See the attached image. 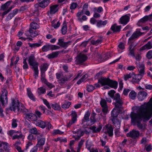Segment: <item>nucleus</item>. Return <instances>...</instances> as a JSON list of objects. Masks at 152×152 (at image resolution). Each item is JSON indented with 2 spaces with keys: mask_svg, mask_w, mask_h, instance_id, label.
Wrapping results in <instances>:
<instances>
[{
  "mask_svg": "<svg viewBox=\"0 0 152 152\" xmlns=\"http://www.w3.org/2000/svg\"><path fill=\"white\" fill-rule=\"evenodd\" d=\"M140 111V113L131 112L130 117L132 122L137 123L138 128L142 131L146 129V125L140 123L142 118L145 121L150 119L152 116V97L147 103L142 105Z\"/></svg>",
  "mask_w": 152,
  "mask_h": 152,
  "instance_id": "1",
  "label": "nucleus"
},
{
  "mask_svg": "<svg viewBox=\"0 0 152 152\" xmlns=\"http://www.w3.org/2000/svg\"><path fill=\"white\" fill-rule=\"evenodd\" d=\"M113 99L114 101L113 104L115 105V107L120 109L124 104V102L122 99L120 95L118 93L115 94Z\"/></svg>",
  "mask_w": 152,
  "mask_h": 152,
  "instance_id": "2",
  "label": "nucleus"
},
{
  "mask_svg": "<svg viewBox=\"0 0 152 152\" xmlns=\"http://www.w3.org/2000/svg\"><path fill=\"white\" fill-rule=\"evenodd\" d=\"M20 103L18 100H16L14 98L12 99V102L10 105L9 109L15 112H19V107Z\"/></svg>",
  "mask_w": 152,
  "mask_h": 152,
  "instance_id": "3",
  "label": "nucleus"
},
{
  "mask_svg": "<svg viewBox=\"0 0 152 152\" xmlns=\"http://www.w3.org/2000/svg\"><path fill=\"white\" fill-rule=\"evenodd\" d=\"M1 94L0 100L3 106H4L8 103L7 91L5 89H3Z\"/></svg>",
  "mask_w": 152,
  "mask_h": 152,
  "instance_id": "4",
  "label": "nucleus"
},
{
  "mask_svg": "<svg viewBox=\"0 0 152 152\" xmlns=\"http://www.w3.org/2000/svg\"><path fill=\"white\" fill-rule=\"evenodd\" d=\"M88 59V57L83 54L80 53L76 57L75 62L77 64H82L85 61Z\"/></svg>",
  "mask_w": 152,
  "mask_h": 152,
  "instance_id": "5",
  "label": "nucleus"
},
{
  "mask_svg": "<svg viewBox=\"0 0 152 152\" xmlns=\"http://www.w3.org/2000/svg\"><path fill=\"white\" fill-rule=\"evenodd\" d=\"M37 142L35 146L37 148H38L40 149H42L43 146L45 142V138L43 137L42 134H41L37 137Z\"/></svg>",
  "mask_w": 152,
  "mask_h": 152,
  "instance_id": "6",
  "label": "nucleus"
},
{
  "mask_svg": "<svg viewBox=\"0 0 152 152\" xmlns=\"http://www.w3.org/2000/svg\"><path fill=\"white\" fill-rule=\"evenodd\" d=\"M38 3L34 5V7L37 8L41 7L44 8L47 7L50 3L49 0H37Z\"/></svg>",
  "mask_w": 152,
  "mask_h": 152,
  "instance_id": "7",
  "label": "nucleus"
},
{
  "mask_svg": "<svg viewBox=\"0 0 152 152\" xmlns=\"http://www.w3.org/2000/svg\"><path fill=\"white\" fill-rule=\"evenodd\" d=\"M140 132L139 131L133 129L126 134L127 137H130L132 139H135L139 137Z\"/></svg>",
  "mask_w": 152,
  "mask_h": 152,
  "instance_id": "8",
  "label": "nucleus"
},
{
  "mask_svg": "<svg viewBox=\"0 0 152 152\" xmlns=\"http://www.w3.org/2000/svg\"><path fill=\"white\" fill-rule=\"evenodd\" d=\"M103 130L105 134H108L109 136L112 137L113 135V129L111 125L107 124L103 128Z\"/></svg>",
  "mask_w": 152,
  "mask_h": 152,
  "instance_id": "9",
  "label": "nucleus"
},
{
  "mask_svg": "<svg viewBox=\"0 0 152 152\" xmlns=\"http://www.w3.org/2000/svg\"><path fill=\"white\" fill-rule=\"evenodd\" d=\"M60 48V47L56 45H47L44 46L42 48V50L43 52H46L50 50H55L59 49Z\"/></svg>",
  "mask_w": 152,
  "mask_h": 152,
  "instance_id": "10",
  "label": "nucleus"
},
{
  "mask_svg": "<svg viewBox=\"0 0 152 152\" xmlns=\"http://www.w3.org/2000/svg\"><path fill=\"white\" fill-rule=\"evenodd\" d=\"M58 41L57 44L65 49H66L69 45H71L72 42L71 41L64 42L63 39H59Z\"/></svg>",
  "mask_w": 152,
  "mask_h": 152,
  "instance_id": "11",
  "label": "nucleus"
},
{
  "mask_svg": "<svg viewBox=\"0 0 152 152\" xmlns=\"http://www.w3.org/2000/svg\"><path fill=\"white\" fill-rule=\"evenodd\" d=\"M144 34V33L141 32L140 29H137L136 31L132 34L131 36L129 38V40H133L134 39L137 38L140 36Z\"/></svg>",
  "mask_w": 152,
  "mask_h": 152,
  "instance_id": "12",
  "label": "nucleus"
},
{
  "mask_svg": "<svg viewBox=\"0 0 152 152\" xmlns=\"http://www.w3.org/2000/svg\"><path fill=\"white\" fill-rule=\"evenodd\" d=\"M100 104L102 108V112L104 113V115H105L107 112L108 108L106 100L104 99L101 98Z\"/></svg>",
  "mask_w": 152,
  "mask_h": 152,
  "instance_id": "13",
  "label": "nucleus"
},
{
  "mask_svg": "<svg viewBox=\"0 0 152 152\" xmlns=\"http://www.w3.org/2000/svg\"><path fill=\"white\" fill-rule=\"evenodd\" d=\"M28 61L29 65L32 67L38 66L39 65V63L36 61L35 57L33 55L28 57Z\"/></svg>",
  "mask_w": 152,
  "mask_h": 152,
  "instance_id": "14",
  "label": "nucleus"
},
{
  "mask_svg": "<svg viewBox=\"0 0 152 152\" xmlns=\"http://www.w3.org/2000/svg\"><path fill=\"white\" fill-rule=\"evenodd\" d=\"M143 76L138 74L133 75L132 76V82L134 84L137 83L139 84L140 81L142 77Z\"/></svg>",
  "mask_w": 152,
  "mask_h": 152,
  "instance_id": "15",
  "label": "nucleus"
},
{
  "mask_svg": "<svg viewBox=\"0 0 152 152\" xmlns=\"http://www.w3.org/2000/svg\"><path fill=\"white\" fill-rule=\"evenodd\" d=\"M137 68L138 69L139 74H138L143 76L145 74V65L143 64H139L137 65Z\"/></svg>",
  "mask_w": 152,
  "mask_h": 152,
  "instance_id": "16",
  "label": "nucleus"
},
{
  "mask_svg": "<svg viewBox=\"0 0 152 152\" xmlns=\"http://www.w3.org/2000/svg\"><path fill=\"white\" fill-rule=\"evenodd\" d=\"M148 95L147 93L144 91H140L138 94L137 97L140 101H143L145 99Z\"/></svg>",
  "mask_w": 152,
  "mask_h": 152,
  "instance_id": "17",
  "label": "nucleus"
},
{
  "mask_svg": "<svg viewBox=\"0 0 152 152\" xmlns=\"http://www.w3.org/2000/svg\"><path fill=\"white\" fill-rule=\"evenodd\" d=\"M109 79L108 78L102 77L98 80V83H100L102 86L108 85Z\"/></svg>",
  "mask_w": 152,
  "mask_h": 152,
  "instance_id": "18",
  "label": "nucleus"
},
{
  "mask_svg": "<svg viewBox=\"0 0 152 152\" xmlns=\"http://www.w3.org/2000/svg\"><path fill=\"white\" fill-rule=\"evenodd\" d=\"M35 123L37 126L42 129H44L45 127L46 122L41 120H38L36 121Z\"/></svg>",
  "mask_w": 152,
  "mask_h": 152,
  "instance_id": "19",
  "label": "nucleus"
},
{
  "mask_svg": "<svg viewBox=\"0 0 152 152\" xmlns=\"http://www.w3.org/2000/svg\"><path fill=\"white\" fill-rule=\"evenodd\" d=\"M118 83L115 81H113L109 79L108 86L110 87L116 89L117 87Z\"/></svg>",
  "mask_w": 152,
  "mask_h": 152,
  "instance_id": "20",
  "label": "nucleus"
},
{
  "mask_svg": "<svg viewBox=\"0 0 152 152\" xmlns=\"http://www.w3.org/2000/svg\"><path fill=\"white\" fill-rule=\"evenodd\" d=\"M152 15H146L143 18H141L139 21L140 22L145 23L147 20L151 21L152 20Z\"/></svg>",
  "mask_w": 152,
  "mask_h": 152,
  "instance_id": "21",
  "label": "nucleus"
},
{
  "mask_svg": "<svg viewBox=\"0 0 152 152\" xmlns=\"http://www.w3.org/2000/svg\"><path fill=\"white\" fill-rule=\"evenodd\" d=\"M129 16L126 15L122 16L120 19L121 23L126 24L129 22Z\"/></svg>",
  "mask_w": 152,
  "mask_h": 152,
  "instance_id": "22",
  "label": "nucleus"
},
{
  "mask_svg": "<svg viewBox=\"0 0 152 152\" xmlns=\"http://www.w3.org/2000/svg\"><path fill=\"white\" fill-rule=\"evenodd\" d=\"M58 5H55L50 7V13L54 14L58 10Z\"/></svg>",
  "mask_w": 152,
  "mask_h": 152,
  "instance_id": "23",
  "label": "nucleus"
},
{
  "mask_svg": "<svg viewBox=\"0 0 152 152\" xmlns=\"http://www.w3.org/2000/svg\"><path fill=\"white\" fill-rule=\"evenodd\" d=\"M112 120L115 127L118 128H120V121L119 119L117 118H112Z\"/></svg>",
  "mask_w": 152,
  "mask_h": 152,
  "instance_id": "24",
  "label": "nucleus"
},
{
  "mask_svg": "<svg viewBox=\"0 0 152 152\" xmlns=\"http://www.w3.org/2000/svg\"><path fill=\"white\" fill-rule=\"evenodd\" d=\"M102 126L101 125H99V127L96 128V127L95 126H92L90 127V129L93 131V133H97L99 132L102 129Z\"/></svg>",
  "mask_w": 152,
  "mask_h": 152,
  "instance_id": "25",
  "label": "nucleus"
},
{
  "mask_svg": "<svg viewBox=\"0 0 152 152\" xmlns=\"http://www.w3.org/2000/svg\"><path fill=\"white\" fill-rule=\"evenodd\" d=\"M27 94L28 97L32 100L35 101L36 99L34 97L33 94L31 91V89L29 88L27 89Z\"/></svg>",
  "mask_w": 152,
  "mask_h": 152,
  "instance_id": "26",
  "label": "nucleus"
},
{
  "mask_svg": "<svg viewBox=\"0 0 152 152\" xmlns=\"http://www.w3.org/2000/svg\"><path fill=\"white\" fill-rule=\"evenodd\" d=\"M118 114L119 112L118 111L117 108H116L115 107L112 111L111 116L113 117V118H117Z\"/></svg>",
  "mask_w": 152,
  "mask_h": 152,
  "instance_id": "27",
  "label": "nucleus"
},
{
  "mask_svg": "<svg viewBox=\"0 0 152 152\" xmlns=\"http://www.w3.org/2000/svg\"><path fill=\"white\" fill-rule=\"evenodd\" d=\"M121 28V26H117L116 24H114L113 25L111 28V29L113 31V32L116 31H120Z\"/></svg>",
  "mask_w": 152,
  "mask_h": 152,
  "instance_id": "28",
  "label": "nucleus"
},
{
  "mask_svg": "<svg viewBox=\"0 0 152 152\" xmlns=\"http://www.w3.org/2000/svg\"><path fill=\"white\" fill-rule=\"evenodd\" d=\"M19 112H24L27 113L28 112V110L25 108L23 104L21 103H20V106H19Z\"/></svg>",
  "mask_w": 152,
  "mask_h": 152,
  "instance_id": "29",
  "label": "nucleus"
},
{
  "mask_svg": "<svg viewBox=\"0 0 152 152\" xmlns=\"http://www.w3.org/2000/svg\"><path fill=\"white\" fill-rule=\"evenodd\" d=\"M63 27L61 29L62 33L63 35L65 34L67 31V26L66 24V22L64 21L63 24Z\"/></svg>",
  "mask_w": 152,
  "mask_h": 152,
  "instance_id": "30",
  "label": "nucleus"
},
{
  "mask_svg": "<svg viewBox=\"0 0 152 152\" xmlns=\"http://www.w3.org/2000/svg\"><path fill=\"white\" fill-rule=\"evenodd\" d=\"M52 108L56 110H60L61 109V107L60 105L57 103L55 102L53 104H51Z\"/></svg>",
  "mask_w": 152,
  "mask_h": 152,
  "instance_id": "31",
  "label": "nucleus"
},
{
  "mask_svg": "<svg viewBox=\"0 0 152 152\" xmlns=\"http://www.w3.org/2000/svg\"><path fill=\"white\" fill-rule=\"evenodd\" d=\"M58 54L59 52L58 51H56L48 55V57L49 59L57 57Z\"/></svg>",
  "mask_w": 152,
  "mask_h": 152,
  "instance_id": "32",
  "label": "nucleus"
},
{
  "mask_svg": "<svg viewBox=\"0 0 152 152\" xmlns=\"http://www.w3.org/2000/svg\"><path fill=\"white\" fill-rule=\"evenodd\" d=\"M2 143L3 145V148L5 151V152H10V146L8 145V143L6 142H2Z\"/></svg>",
  "mask_w": 152,
  "mask_h": 152,
  "instance_id": "33",
  "label": "nucleus"
},
{
  "mask_svg": "<svg viewBox=\"0 0 152 152\" xmlns=\"http://www.w3.org/2000/svg\"><path fill=\"white\" fill-rule=\"evenodd\" d=\"M11 2L10 1H8L2 5L1 7V10L4 11L7 10L8 7L10 6Z\"/></svg>",
  "mask_w": 152,
  "mask_h": 152,
  "instance_id": "34",
  "label": "nucleus"
},
{
  "mask_svg": "<svg viewBox=\"0 0 152 152\" xmlns=\"http://www.w3.org/2000/svg\"><path fill=\"white\" fill-rule=\"evenodd\" d=\"M97 27H101L102 25H106L107 23V21L106 20H105L104 21H102L101 20H98L97 22Z\"/></svg>",
  "mask_w": 152,
  "mask_h": 152,
  "instance_id": "35",
  "label": "nucleus"
},
{
  "mask_svg": "<svg viewBox=\"0 0 152 152\" xmlns=\"http://www.w3.org/2000/svg\"><path fill=\"white\" fill-rule=\"evenodd\" d=\"M31 27L33 30H35L39 28V25L34 21L31 23Z\"/></svg>",
  "mask_w": 152,
  "mask_h": 152,
  "instance_id": "36",
  "label": "nucleus"
},
{
  "mask_svg": "<svg viewBox=\"0 0 152 152\" xmlns=\"http://www.w3.org/2000/svg\"><path fill=\"white\" fill-rule=\"evenodd\" d=\"M56 20H54L52 22V26L55 28H56L59 26L60 25V23H59V21L57 22V23H56Z\"/></svg>",
  "mask_w": 152,
  "mask_h": 152,
  "instance_id": "37",
  "label": "nucleus"
},
{
  "mask_svg": "<svg viewBox=\"0 0 152 152\" xmlns=\"http://www.w3.org/2000/svg\"><path fill=\"white\" fill-rule=\"evenodd\" d=\"M88 77V75L85 74L83 75L82 77L77 82V84L78 85L80 84L81 83L83 82Z\"/></svg>",
  "mask_w": 152,
  "mask_h": 152,
  "instance_id": "38",
  "label": "nucleus"
},
{
  "mask_svg": "<svg viewBox=\"0 0 152 152\" xmlns=\"http://www.w3.org/2000/svg\"><path fill=\"white\" fill-rule=\"evenodd\" d=\"M29 132L31 134H39V132L37 130L36 127H34L30 129Z\"/></svg>",
  "mask_w": 152,
  "mask_h": 152,
  "instance_id": "39",
  "label": "nucleus"
},
{
  "mask_svg": "<svg viewBox=\"0 0 152 152\" xmlns=\"http://www.w3.org/2000/svg\"><path fill=\"white\" fill-rule=\"evenodd\" d=\"M136 96V94L133 91H132L129 94V98L132 99H134Z\"/></svg>",
  "mask_w": 152,
  "mask_h": 152,
  "instance_id": "40",
  "label": "nucleus"
},
{
  "mask_svg": "<svg viewBox=\"0 0 152 152\" xmlns=\"http://www.w3.org/2000/svg\"><path fill=\"white\" fill-rule=\"evenodd\" d=\"M48 67V65L47 64H44L42 66H41L40 67V70L42 72H45L46 71Z\"/></svg>",
  "mask_w": 152,
  "mask_h": 152,
  "instance_id": "41",
  "label": "nucleus"
},
{
  "mask_svg": "<svg viewBox=\"0 0 152 152\" xmlns=\"http://www.w3.org/2000/svg\"><path fill=\"white\" fill-rule=\"evenodd\" d=\"M133 75H134V73L132 72V73H130L129 74H127L125 75H124V79L126 81L129 78H131V77H132V76Z\"/></svg>",
  "mask_w": 152,
  "mask_h": 152,
  "instance_id": "42",
  "label": "nucleus"
},
{
  "mask_svg": "<svg viewBox=\"0 0 152 152\" xmlns=\"http://www.w3.org/2000/svg\"><path fill=\"white\" fill-rule=\"evenodd\" d=\"M71 103L69 102H67L62 105V107L65 109L68 108L69 107L70 105H71Z\"/></svg>",
  "mask_w": 152,
  "mask_h": 152,
  "instance_id": "43",
  "label": "nucleus"
},
{
  "mask_svg": "<svg viewBox=\"0 0 152 152\" xmlns=\"http://www.w3.org/2000/svg\"><path fill=\"white\" fill-rule=\"evenodd\" d=\"M70 80V78H68L66 77L65 78H63L58 80V82L59 83H64L66 81H68Z\"/></svg>",
  "mask_w": 152,
  "mask_h": 152,
  "instance_id": "44",
  "label": "nucleus"
},
{
  "mask_svg": "<svg viewBox=\"0 0 152 152\" xmlns=\"http://www.w3.org/2000/svg\"><path fill=\"white\" fill-rule=\"evenodd\" d=\"M28 45H29V46L31 47L35 48L36 47L40 46L41 45V43H35L31 44L29 43Z\"/></svg>",
  "mask_w": 152,
  "mask_h": 152,
  "instance_id": "45",
  "label": "nucleus"
},
{
  "mask_svg": "<svg viewBox=\"0 0 152 152\" xmlns=\"http://www.w3.org/2000/svg\"><path fill=\"white\" fill-rule=\"evenodd\" d=\"M115 93V91L114 90H111L109 91L108 92V95L113 99L115 97L114 94Z\"/></svg>",
  "mask_w": 152,
  "mask_h": 152,
  "instance_id": "46",
  "label": "nucleus"
},
{
  "mask_svg": "<svg viewBox=\"0 0 152 152\" xmlns=\"http://www.w3.org/2000/svg\"><path fill=\"white\" fill-rule=\"evenodd\" d=\"M90 113L88 111L86 113L84 118L85 121H89V117L90 115Z\"/></svg>",
  "mask_w": 152,
  "mask_h": 152,
  "instance_id": "47",
  "label": "nucleus"
},
{
  "mask_svg": "<svg viewBox=\"0 0 152 152\" xmlns=\"http://www.w3.org/2000/svg\"><path fill=\"white\" fill-rule=\"evenodd\" d=\"M76 121L75 120V119H72L71 120H70L69 122L67 123V127L68 128L70 127V126L72 124L75 123Z\"/></svg>",
  "mask_w": 152,
  "mask_h": 152,
  "instance_id": "48",
  "label": "nucleus"
},
{
  "mask_svg": "<svg viewBox=\"0 0 152 152\" xmlns=\"http://www.w3.org/2000/svg\"><path fill=\"white\" fill-rule=\"evenodd\" d=\"M38 93L39 94H44L46 91L45 89L42 87L38 88Z\"/></svg>",
  "mask_w": 152,
  "mask_h": 152,
  "instance_id": "49",
  "label": "nucleus"
},
{
  "mask_svg": "<svg viewBox=\"0 0 152 152\" xmlns=\"http://www.w3.org/2000/svg\"><path fill=\"white\" fill-rule=\"evenodd\" d=\"M23 63L24 64L23 66V69H28V66L26 61V58L23 59Z\"/></svg>",
  "mask_w": 152,
  "mask_h": 152,
  "instance_id": "50",
  "label": "nucleus"
},
{
  "mask_svg": "<svg viewBox=\"0 0 152 152\" xmlns=\"http://www.w3.org/2000/svg\"><path fill=\"white\" fill-rule=\"evenodd\" d=\"M96 115V113H93L90 119L91 121V122L93 124H94L96 121V120L95 119V116Z\"/></svg>",
  "mask_w": 152,
  "mask_h": 152,
  "instance_id": "51",
  "label": "nucleus"
},
{
  "mask_svg": "<svg viewBox=\"0 0 152 152\" xmlns=\"http://www.w3.org/2000/svg\"><path fill=\"white\" fill-rule=\"evenodd\" d=\"M23 135L21 133L19 135H14L12 137V139L13 140L16 139H19L23 137Z\"/></svg>",
  "mask_w": 152,
  "mask_h": 152,
  "instance_id": "52",
  "label": "nucleus"
},
{
  "mask_svg": "<svg viewBox=\"0 0 152 152\" xmlns=\"http://www.w3.org/2000/svg\"><path fill=\"white\" fill-rule=\"evenodd\" d=\"M42 100L44 104L47 106L48 108L49 109H50L51 108V107L49 102L47 101V100L44 99H43Z\"/></svg>",
  "mask_w": 152,
  "mask_h": 152,
  "instance_id": "53",
  "label": "nucleus"
},
{
  "mask_svg": "<svg viewBox=\"0 0 152 152\" xmlns=\"http://www.w3.org/2000/svg\"><path fill=\"white\" fill-rule=\"evenodd\" d=\"M72 119H75V120L77 121V115L76 112L75 111H72V113L71 114Z\"/></svg>",
  "mask_w": 152,
  "mask_h": 152,
  "instance_id": "54",
  "label": "nucleus"
},
{
  "mask_svg": "<svg viewBox=\"0 0 152 152\" xmlns=\"http://www.w3.org/2000/svg\"><path fill=\"white\" fill-rule=\"evenodd\" d=\"M12 127L13 128H15L17 126V120L16 119H12Z\"/></svg>",
  "mask_w": 152,
  "mask_h": 152,
  "instance_id": "55",
  "label": "nucleus"
},
{
  "mask_svg": "<svg viewBox=\"0 0 152 152\" xmlns=\"http://www.w3.org/2000/svg\"><path fill=\"white\" fill-rule=\"evenodd\" d=\"M64 133V132H61L58 129L54 130L53 132V134L54 135H56L57 134H62Z\"/></svg>",
  "mask_w": 152,
  "mask_h": 152,
  "instance_id": "56",
  "label": "nucleus"
},
{
  "mask_svg": "<svg viewBox=\"0 0 152 152\" xmlns=\"http://www.w3.org/2000/svg\"><path fill=\"white\" fill-rule=\"evenodd\" d=\"M146 49H150L152 48V43L151 41H149L148 43L145 45Z\"/></svg>",
  "mask_w": 152,
  "mask_h": 152,
  "instance_id": "57",
  "label": "nucleus"
},
{
  "mask_svg": "<svg viewBox=\"0 0 152 152\" xmlns=\"http://www.w3.org/2000/svg\"><path fill=\"white\" fill-rule=\"evenodd\" d=\"M94 89V87L91 85H89L87 86V90L88 92H91Z\"/></svg>",
  "mask_w": 152,
  "mask_h": 152,
  "instance_id": "58",
  "label": "nucleus"
},
{
  "mask_svg": "<svg viewBox=\"0 0 152 152\" xmlns=\"http://www.w3.org/2000/svg\"><path fill=\"white\" fill-rule=\"evenodd\" d=\"M146 56L149 59H151L152 58V50L149 51L146 54Z\"/></svg>",
  "mask_w": 152,
  "mask_h": 152,
  "instance_id": "59",
  "label": "nucleus"
},
{
  "mask_svg": "<svg viewBox=\"0 0 152 152\" xmlns=\"http://www.w3.org/2000/svg\"><path fill=\"white\" fill-rule=\"evenodd\" d=\"M14 133H21V131H16L13 130H10L9 131V134L10 136H12Z\"/></svg>",
  "mask_w": 152,
  "mask_h": 152,
  "instance_id": "60",
  "label": "nucleus"
},
{
  "mask_svg": "<svg viewBox=\"0 0 152 152\" xmlns=\"http://www.w3.org/2000/svg\"><path fill=\"white\" fill-rule=\"evenodd\" d=\"M34 71V75L38 74L39 73V70L38 69V66H37L34 67H32Z\"/></svg>",
  "mask_w": 152,
  "mask_h": 152,
  "instance_id": "61",
  "label": "nucleus"
},
{
  "mask_svg": "<svg viewBox=\"0 0 152 152\" xmlns=\"http://www.w3.org/2000/svg\"><path fill=\"white\" fill-rule=\"evenodd\" d=\"M77 6L76 3H73L71 4L70 8L71 10H74L76 8Z\"/></svg>",
  "mask_w": 152,
  "mask_h": 152,
  "instance_id": "62",
  "label": "nucleus"
},
{
  "mask_svg": "<svg viewBox=\"0 0 152 152\" xmlns=\"http://www.w3.org/2000/svg\"><path fill=\"white\" fill-rule=\"evenodd\" d=\"M12 7H11L8 8V9L6 11H4L2 15V17H3L6 14H7L8 12H9L12 9Z\"/></svg>",
  "mask_w": 152,
  "mask_h": 152,
  "instance_id": "63",
  "label": "nucleus"
},
{
  "mask_svg": "<svg viewBox=\"0 0 152 152\" xmlns=\"http://www.w3.org/2000/svg\"><path fill=\"white\" fill-rule=\"evenodd\" d=\"M14 16L12 14V13H10L7 16L6 20L7 21H9L11 20Z\"/></svg>",
  "mask_w": 152,
  "mask_h": 152,
  "instance_id": "64",
  "label": "nucleus"
}]
</instances>
